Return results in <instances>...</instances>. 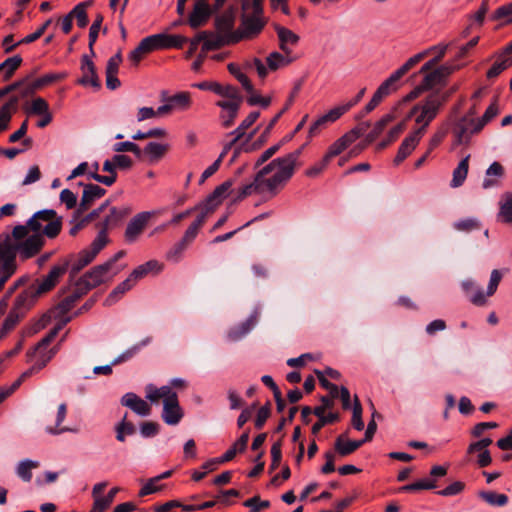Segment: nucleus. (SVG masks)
<instances>
[{
  "instance_id": "9d476101",
  "label": "nucleus",
  "mask_w": 512,
  "mask_h": 512,
  "mask_svg": "<svg viewBox=\"0 0 512 512\" xmlns=\"http://www.w3.org/2000/svg\"><path fill=\"white\" fill-rule=\"evenodd\" d=\"M224 2L225 0H195L188 17L189 26L193 29L204 26L212 16L214 9H218Z\"/></svg>"
},
{
  "instance_id": "603ef678",
  "label": "nucleus",
  "mask_w": 512,
  "mask_h": 512,
  "mask_svg": "<svg viewBox=\"0 0 512 512\" xmlns=\"http://www.w3.org/2000/svg\"><path fill=\"white\" fill-rule=\"evenodd\" d=\"M32 370H27L21 374V376L14 381L10 386H3L0 388V405L16 391L22 382L29 377V375L32 373Z\"/></svg>"
},
{
  "instance_id": "bb28decb",
  "label": "nucleus",
  "mask_w": 512,
  "mask_h": 512,
  "mask_svg": "<svg viewBox=\"0 0 512 512\" xmlns=\"http://www.w3.org/2000/svg\"><path fill=\"white\" fill-rule=\"evenodd\" d=\"M192 86L199 90L211 91L221 97L235 96V87L231 85H223L216 81H202L194 83Z\"/></svg>"
},
{
  "instance_id": "49530a36",
  "label": "nucleus",
  "mask_w": 512,
  "mask_h": 512,
  "mask_svg": "<svg viewBox=\"0 0 512 512\" xmlns=\"http://www.w3.org/2000/svg\"><path fill=\"white\" fill-rule=\"evenodd\" d=\"M22 58L19 55L7 58L0 64V73H3L4 80H8L12 77L14 72L20 67Z\"/></svg>"
},
{
  "instance_id": "4d7b16f0",
  "label": "nucleus",
  "mask_w": 512,
  "mask_h": 512,
  "mask_svg": "<svg viewBox=\"0 0 512 512\" xmlns=\"http://www.w3.org/2000/svg\"><path fill=\"white\" fill-rule=\"evenodd\" d=\"M130 212L131 210L127 206L112 207L110 209V214L105 219V225L112 226L116 224L118 221L125 218Z\"/></svg>"
},
{
  "instance_id": "dca6fc26",
  "label": "nucleus",
  "mask_w": 512,
  "mask_h": 512,
  "mask_svg": "<svg viewBox=\"0 0 512 512\" xmlns=\"http://www.w3.org/2000/svg\"><path fill=\"white\" fill-rule=\"evenodd\" d=\"M236 13L234 9H228L215 19V28L218 33L222 35H234L236 36L237 43L242 40H247V37L242 35L241 25L238 29H234Z\"/></svg>"
},
{
  "instance_id": "4468645a",
  "label": "nucleus",
  "mask_w": 512,
  "mask_h": 512,
  "mask_svg": "<svg viewBox=\"0 0 512 512\" xmlns=\"http://www.w3.org/2000/svg\"><path fill=\"white\" fill-rule=\"evenodd\" d=\"M226 100H221L216 103L218 107L222 109L220 114L221 124L225 128H229L233 123L235 118L238 115V111L240 108L241 97L238 93V90L235 89L234 97H225Z\"/></svg>"
},
{
  "instance_id": "cd10ccee",
  "label": "nucleus",
  "mask_w": 512,
  "mask_h": 512,
  "mask_svg": "<svg viewBox=\"0 0 512 512\" xmlns=\"http://www.w3.org/2000/svg\"><path fill=\"white\" fill-rule=\"evenodd\" d=\"M153 38L157 50L166 48H181L183 44L187 41L186 37L184 36L171 35L165 33L154 34Z\"/></svg>"
},
{
  "instance_id": "2f4dec72",
  "label": "nucleus",
  "mask_w": 512,
  "mask_h": 512,
  "mask_svg": "<svg viewBox=\"0 0 512 512\" xmlns=\"http://www.w3.org/2000/svg\"><path fill=\"white\" fill-rule=\"evenodd\" d=\"M136 283L137 281L130 274L124 281L118 284L113 289V291L108 295V297L105 300V305L111 306L115 304L122 297V295L125 294L127 291L131 290Z\"/></svg>"
},
{
  "instance_id": "0eeeda50",
  "label": "nucleus",
  "mask_w": 512,
  "mask_h": 512,
  "mask_svg": "<svg viewBox=\"0 0 512 512\" xmlns=\"http://www.w3.org/2000/svg\"><path fill=\"white\" fill-rule=\"evenodd\" d=\"M23 226L30 231L33 229V232L35 231L43 238L44 236L54 238L59 234L62 223L54 210L46 209L36 212Z\"/></svg>"
},
{
  "instance_id": "9b49d317",
  "label": "nucleus",
  "mask_w": 512,
  "mask_h": 512,
  "mask_svg": "<svg viewBox=\"0 0 512 512\" xmlns=\"http://www.w3.org/2000/svg\"><path fill=\"white\" fill-rule=\"evenodd\" d=\"M295 57L288 53L273 51L266 57V64L260 59L253 60V67L257 71L259 77L264 78L269 72L282 69L295 61Z\"/></svg>"
},
{
  "instance_id": "412c9836",
  "label": "nucleus",
  "mask_w": 512,
  "mask_h": 512,
  "mask_svg": "<svg viewBox=\"0 0 512 512\" xmlns=\"http://www.w3.org/2000/svg\"><path fill=\"white\" fill-rule=\"evenodd\" d=\"M360 136L358 130H350L345 133L335 142H333L326 152V160H331L332 158L340 155L343 151H345L351 144H353Z\"/></svg>"
},
{
  "instance_id": "f257e3e1",
  "label": "nucleus",
  "mask_w": 512,
  "mask_h": 512,
  "mask_svg": "<svg viewBox=\"0 0 512 512\" xmlns=\"http://www.w3.org/2000/svg\"><path fill=\"white\" fill-rule=\"evenodd\" d=\"M4 245L11 250L14 258L18 254L22 259L36 255L44 245V238L28 230L23 225L14 227L11 234L1 235Z\"/></svg>"
},
{
  "instance_id": "6e6d98bb",
  "label": "nucleus",
  "mask_w": 512,
  "mask_h": 512,
  "mask_svg": "<svg viewBox=\"0 0 512 512\" xmlns=\"http://www.w3.org/2000/svg\"><path fill=\"white\" fill-rule=\"evenodd\" d=\"M428 54L429 50H424L415 54L414 56L410 57L400 68L394 71V73L401 79L412 67L419 63Z\"/></svg>"
},
{
  "instance_id": "f03ea898",
  "label": "nucleus",
  "mask_w": 512,
  "mask_h": 512,
  "mask_svg": "<svg viewBox=\"0 0 512 512\" xmlns=\"http://www.w3.org/2000/svg\"><path fill=\"white\" fill-rule=\"evenodd\" d=\"M145 397L151 404H159L162 401L163 410L161 417L167 425H177L184 416L179 404L178 395L170 386L156 387L148 384L145 387Z\"/></svg>"
},
{
  "instance_id": "6e6552de",
  "label": "nucleus",
  "mask_w": 512,
  "mask_h": 512,
  "mask_svg": "<svg viewBox=\"0 0 512 512\" xmlns=\"http://www.w3.org/2000/svg\"><path fill=\"white\" fill-rule=\"evenodd\" d=\"M70 320V317H61L56 327H54L53 330L38 343L33 352L28 354L30 361L34 362L32 367L28 369H33L29 376L40 371L54 356L55 352L52 349L48 350L47 347L63 326H65Z\"/></svg>"
},
{
  "instance_id": "b1692460",
  "label": "nucleus",
  "mask_w": 512,
  "mask_h": 512,
  "mask_svg": "<svg viewBox=\"0 0 512 512\" xmlns=\"http://www.w3.org/2000/svg\"><path fill=\"white\" fill-rule=\"evenodd\" d=\"M39 296L40 294L37 293L33 286H29L17 296L12 310L17 311L20 315L24 316V314L34 305Z\"/></svg>"
},
{
  "instance_id": "a211bd4d",
  "label": "nucleus",
  "mask_w": 512,
  "mask_h": 512,
  "mask_svg": "<svg viewBox=\"0 0 512 512\" xmlns=\"http://www.w3.org/2000/svg\"><path fill=\"white\" fill-rule=\"evenodd\" d=\"M80 69L82 76L78 79V84L83 86H91L94 89H99L101 87L95 64L90 56H82Z\"/></svg>"
},
{
  "instance_id": "774afa93",
  "label": "nucleus",
  "mask_w": 512,
  "mask_h": 512,
  "mask_svg": "<svg viewBox=\"0 0 512 512\" xmlns=\"http://www.w3.org/2000/svg\"><path fill=\"white\" fill-rule=\"evenodd\" d=\"M186 247L187 244L181 240L167 252L166 259L174 263L179 262Z\"/></svg>"
},
{
  "instance_id": "6ab92c4d",
  "label": "nucleus",
  "mask_w": 512,
  "mask_h": 512,
  "mask_svg": "<svg viewBox=\"0 0 512 512\" xmlns=\"http://www.w3.org/2000/svg\"><path fill=\"white\" fill-rule=\"evenodd\" d=\"M199 34H204L202 39V50L203 52H209L211 50L217 49L224 45L237 43V37L234 35H222L221 33L216 32H200Z\"/></svg>"
},
{
  "instance_id": "0e129e2a",
  "label": "nucleus",
  "mask_w": 512,
  "mask_h": 512,
  "mask_svg": "<svg viewBox=\"0 0 512 512\" xmlns=\"http://www.w3.org/2000/svg\"><path fill=\"white\" fill-rule=\"evenodd\" d=\"M228 70L241 83V85L243 86V88L246 91L252 92L253 86H252L249 78L247 77L246 74H244L241 71V69L237 65L229 64L228 65Z\"/></svg>"
},
{
  "instance_id": "f3484780",
  "label": "nucleus",
  "mask_w": 512,
  "mask_h": 512,
  "mask_svg": "<svg viewBox=\"0 0 512 512\" xmlns=\"http://www.w3.org/2000/svg\"><path fill=\"white\" fill-rule=\"evenodd\" d=\"M153 215L154 212L150 211L141 212L135 215L127 224L125 230L126 241L129 243L135 242L139 238L145 226L147 225L149 219Z\"/></svg>"
},
{
  "instance_id": "4c0bfd02",
  "label": "nucleus",
  "mask_w": 512,
  "mask_h": 512,
  "mask_svg": "<svg viewBox=\"0 0 512 512\" xmlns=\"http://www.w3.org/2000/svg\"><path fill=\"white\" fill-rule=\"evenodd\" d=\"M18 98L12 97L0 108V131L8 128L13 113L17 110Z\"/></svg>"
},
{
  "instance_id": "ddd939ff",
  "label": "nucleus",
  "mask_w": 512,
  "mask_h": 512,
  "mask_svg": "<svg viewBox=\"0 0 512 512\" xmlns=\"http://www.w3.org/2000/svg\"><path fill=\"white\" fill-rule=\"evenodd\" d=\"M83 291L84 290L79 289V286H77V290L75 292L65 297L55 309L44 314L39 319V321L36 324V329L40 330L46 327V325L51 321L52 318H57L61 314H66L74 306V303L81 297V295L85 293Z\"/></svg>"
},
{
  "instance_id": "69168bd1",
  "label": "nucleus",
  "mask_w": 512,
  "mask_h": 512,
  "mask_svg": "<svg viewBox=\"0 0 512 512\" xmlns=\"http://www.w3.org/2000/svg\"><path fill=\"white\" fill-rule=\"evenodd\" d=\"M135 431V428L132 423L126 421V416L123 420L116 426V438L120 442L125 441V435H132Z\"/></svg>"
},
{
  "instance_id": "ea45409f",
  "label": "nucleus",
  "mask_w": 512,
  "mask_h": 512,
  "mask_svg": "<svg viewBox=\"0 0 512 512\" xmlns=\"http://www.w3.org/2000/svg\"><path fill=\"white\" fill-rule=\"evenodd\" d=\"M452 45V43L449 44H443L440 43L438 45L432 46L428 48L430 52H436V56H433V59L427 61L420 69L419 73H426L429 70H432L436 64L444 57L447 49Z\"/></svg>"
},
{
  "instance_id": "5fc2aeb1",
  "label": "nucleus",
  "mask_w": 512,
  "mask_h": 512,
  "mask_svg": "<svg viewBox=\"0 0 512 512\" xmlns=\"http://www.w3.org/2000/svg\"><path fill=\"white\" fill-rule=\"evenodd\" d=\"M503 175V167L498 162H493L486 170V178L483 181V188L488 189L497 185V181L491 180L489 177H501Z\"/></svg>"
},
{
  "instance_id": "58836bf2",
  "label": "nucleus",
  "mask_w": 512,
  "mask_h": 512,
  "mask_svg": "<svg viewBox=\"0 0 512 512\" xmlns=\"http://www.w3.org/2000/svg\"><path fill=\"white\" fill-rule=\"evenodd\" d=\"M365 442L363 440H344L343 436L337 437L335 441V450L341 456H347L357 450Z\"/></svg>"
},
{
  "instance_id": "de8ad7c7",
  "label": "nucleus",
  "mask_w": 512,
  "mask_h": 512,
  "mask_svg": "<svg viewBox=\"0 0 512 512\" xmlns=\"http://www.w3.org/2000/svg\"><path fill=\"white\" fill-rule=\"evenodd\" d=\"M499 113V107L496 102L490 104L482 117L475 119L474 131H481L492 119Z\"/></svg>"
},
{
  "instance_id": "7c9ffc66",
  "label": "nucleus",
  "mask_w": 512,
  "mask_h": 512,
  "mask_svg": "<svg viewBox=\"0 0 512 512\" xmlns=\"http://www.w3.org/2000/svg\"><path fill=\"white\" fill-rule=\"evenodd\" d=\"M105 192V189L98 185H85L80 201V209L86 210L95 200L100 199L105 194Z\"/></svg>"
},
{
  "instance_id": "4be33fe9",
  "label": "nucleus",
  "mask_w": 512,
  "mask_h": 512,
  "mask_svg": "<svg viewBox=\"0 0 512 512\" xmlns=\"http://www.w3.org/2000/svg\"><path fill=\"white\" fill-rule=\"evenodd\" d=\"M502 279V274L499 270H493L490 275V280L486 289V292H483L482 289H478L475 294H473L470 298V301L477 306L485 305L487 302V298L492 296Z\"/></svg>"
},
{
  "instance_id": "e2e57ef3",
  "label": "nucleus",
  "mask_w": 512,
  "mask_h": 512,
  "mask_svg": "<svg viewBox=\"0 0 512 512\" xmlns=\"http://www.w3.org/2000/svg\"><path fill=\"white\" fill-rule=\"evenodd\" d=\"M102 22H103V16L101 14H98L89 29V50H90L91 56L95 55L93 46H94L95 42L97 41L98 33L100 31Z\"/></svg>"
},
{
  "instance_id": "423d86ee",
  "label": "nucleus",
  "mask_w": 512,
  "mask_h": 512,
  "mask_svg": "<svg viewBox=\"0 0 512 512\" xmlns=\"http://www.w3.org/2000/svg\"><path fill=\"white\" fill-rule=\"evenodd\" d=\"M123 256V252L116 253L107 262L97 265L89 272L85 273L77 282L79 289L87 292L88 290L112 279L122 268L116 262Z\"/></svg>"
},
{
  "instance_id": "a19ab883",
  "label": "nucleus",
  "mask_w": 512,
  "mask_h": 512,
  "mask_svg": "<svg viewBox=\"0 0 512 512\" xmlns=\"http://www.w3.org/2000/svg\"><path fill=\"white\" fill-rule=\"evenodd\" d=\"M39 467V462L31 459H24L16 466V474L24 482H30L32 479V470Z\"/></svg>"
},
{
  "instance_id": "393cba45",
  "label": "nucleus",
  "mask_w": 512,
  "mask_h": 512,
  "mask_svg": "<svg viewBox=\"0 0 512 512\" xmlns=\"http://www.w3.org/2000/svg\"><path fill=\"white\" fill-rule=\"evenodd\" d=\"M123 406H126L133 410L139 416H149L151 413L150 405L134 393H126L121 399Z\"/></svg>"
},
{
  "instance_id": "864d4df0",
  "label": "nucleus",
  "mask_w": 512,
  "mask_h": 512,
  "mask_svg": "<svg viewBox=\"0 0 512 512\" xmlns=\"http://www.w3.org/2000/svg\"><path fill=\"white\" fill-rule=\"evenodd\" d=\"M479 496L491 506L502 507L508 503V497L501 493L483 491L480 492Z\"/></svg>"
},
{
  "instance_id": "09e8293b",
  "label": "nucleus",
  "mask_w": 512,
  "mask_h": 512,
  "mask_svg": "<svg viewBox=\"0 0 512 512\" xmlns=\"http://www.w3.org/2000/svg\"><path fill=\"white\" fill-rule=\"evenodd\" d=\"M66 413H67V406L65 403H61L57 409L55 427H47L46 431L53 435H58V434L70 431V429L67 427H61V424L64 422V420L66 418Z\"/></svg>"
},
{
  "instance_id": "3c124183",
  "label": "nucleus",
  "mask_w": 512,
  "mask_h": 512,
  "mask_svg": "<svg viewBox=\"0 0 512 512\" xmlns=\"http://www.w3.org/2000/svg\"><path fill=\"white\" fill-rule=\"evenodd\" d=\"M173 109L186 110L191 105V96L188 92H179L167 98Z\"/></svg>"
},
{
  "instance_id": "f704fd0d",
  "label": "nucleus",
  "mask_w": 512,
  "mask_h": 512,
  "mask_svg": "<svg viewBox=\"0 0 512 512\" xmlns=\"http://www.w3.org/2000/svg\"><path fill=\"white\" fill-rule=\"evenodd\" d=\"M24 111L29 116H41L50 111V106L44 98L38 96L24 105Z\"/></svg>"
},
{
  "instance_id": "c9c22d12",
  "label": "nucleus",
  "mask_w": 512,
  "mask_h": 512,
  "mask_svg": "<svg viewBox=\"0 0 512 512\" xmlns=\"http://www.w3.org/2000/svg\"><path fill=\"white\" fill-rule=\"evenodd\" d=\"M258 314L254 312L244 323L239 327L233 328L228 333V338L232 341H237L247 335L257 322Z\"/></svg>"
},
{
  "instance_id": "338daca9",
  "label": "nucleus",
  "mask_w": 512,
  "mask_h": 512,
  "mask_svg": "<svg viewBox=\"0 0 512 512\" xmlns=\"http://www.w3.org/2000/svg\"><path fill=\"white\" fill-rule=\"evenodd\" d=\"M72 19L75 18L77 21V25L80 28H84L87 26L89 20L87 16L86 10H84V5H76L70 12Z\"/></svg>"
},
{
  "instance_id": "5701e85b",
  "label": "nucleus",
  "mask_w": 512,
  "mask_h": 512,
  "mask_svg": "<svg viewBox=\"0 0 512 512\" xmlns=\"http://www.w3.org/2000/svg\"><path fill=\"white\" fill-rule=\"evenodd\" d=\"M279 48L282 52L293 55L294 48L298 45L300 37L292 30L277 25L275 27Z\"/></svg>"
},
{
  "instance_id": "13d9d810",
  "label": "nucleus",
  "mask_w": 512,
  "mask_h": 512,
  "mask_svg": "<svg viewBox=\"0 0 512 512\" xmlns=\"http://www.w3.org/2000/svg\"><path fill=\"white\" fill-rule=\"evenodd\" d=\"M253 193L266 195L264 189H262L260 186V182H258L257 176H255V179L252 183L244 185L242 188L239 189L236 199L242 200Z\"/></svg>"
},
{
  "instance_id": "bf43d9fd",
  "label": "nucleus",
  "mask_w": 512,
  "mask_h": 512,
  "mask_svg": "<svg viewBox=\"0 0 512 512\" xmlns=\"http://www.w3.org/2000/svg\"><path fill=\"white\" fill-rule=\"evenodd\" d=\"M435 487H436V481L435 480H432V479H429V478H424V479H421V480H419V481H417L415 483L402 486L400 488V492H410V491H417V490H429V489H433Z\"/></svg>"
},
{
  "instance_id": "20e7f679",
  "label": "nucleus",
  "mask_w": 512,
  "mask_h": 512,
  "mask_svg": "<svg viewBox=\"0 0 512 512\" xmlns=\"http://www.w3.org/2000/svg\"><path fill=\"white\" fill-rule=\"evenodd\" d=\"M455 90L456 88L449 92H432L424 100L413 106L408 116L414 117L416 124L419 125L417 129H423V134L425 133L426 128L436 118L441 107Z\"/></svg>"
},
{
  "instance_id": "f8f14e48",
  "label": "nucleus",
  "mask_w": 512,
  "mask_h": 512,
  "mask_svg": "<svg viewBox=\"0 0 512 512\" xmlns=\"http://www.w3.org/2000/svg\"><path fill=\"white\" fill-rule=\"evenodd\" d=\"M474 122L475 118H471L470 116H462L456 121L452 128V150L461 145H469L472 136L480 132L474 131Z\"/></svg>"
},
{
  "instance_id": "c03bdc74",
  "label": "nucleus",
  "mask_w": 512,
  "mask_h": 512,
  "mask_svg": "<svg viewBox=\"0 0 512 512\" xmlns=\"http://www.w3.org/2000/svg\"><path fill=\"white\" fill-rule=\"evenodd\" d=\"M400 78L396 76V74L393 72L376 90L374 93L376 96H378L381 100H383L385 97L390 95L391 93L395 92L398 88V81Z\"/></svg>"
},
{
  "instance_id": "c85d7f7f",
  "label": "nucleus",
  "mask_w": 512,
  "mask_h": 512,
  "mask_svg": "<svg viewBox=\"0 0 512 512\" xmlns=\"http://www.w3.org/2000/svg\"><path fill=\"white\" fill-rule=\"evenodd\" d=\"M154 50H157L156 44L153 35H150L142 39L139 45L130 52L129 60L137 65L146 54Z\"/></svg>"
},
{
  "instance_id": "a18cd8bd",
  "label": "nucleus",
  "mask_w": 512,
  "mask_h": 512,
  "mask_svg": "<svg viewBox=\"0 0 512 512\" xmlns=\"http://www.w3.org/2000/svg\"><path fill=\"white\" fill-rule=\"evenodd\" d=\"M95 256L90 253L87 249L82 250L75 259L73 260L70 270L71 274L75 275L80 272L84 267L90 264L94 260Z\"/></svg>"
},
{
  "instance_id": "052dcab7",
  "label": "nucleus",
  "mask_w": 512,
  "mask_h": 512,
  "mask_svg": "<svg viewBox=\"0 0 512 512\" xmlns=\"http://www.w3.org/2000/svg\"><path fill=\"white\" fill-rule=\"evenodd\" d=\"M23 316L17 311L11 310L0 329V339L9 333Z\"/></svg>"
},
{
  "instance_id": "7ed1b4c3",
  "label": "nucleus",
  "mask_w": 512,
  "mask_h": 512,
  "mask_svg": "<svg viewBox=\"0 0 512 512\" xmlns=\"http://www.w3.org/2000/svg\"><path fill=\"white\" fill-rule=\"evenodd\" d=\"M290 163L291 161L285 162L279 157L258 171L256 176L266 195H276L292 177L294 170L290 167Z\"/></svg>"
},
{
  "instance_id": "a878e982",
  "label": "nucleus",
  "mask_w": 512,
  "mask_h": 512,
  "mask_svg": "<svg viewBox=\"0 0 512 512\" xmlns=\"http://www.w3.org/2000/svg\"><path fill=\"white\" fill-rule=\"evenodd\" d=\"M16 271L15 258L0 238V278H10Z\"/></svg>"
},
{
  "instance_id": "39448f33",
  "label": "nucleus",
  "mask_w": 512,
  "mask_h": 512,
  "mask_svg": "<svg viewBox=\"0 0 512 512\" xmlns=\"http://www.w3.org/2000/svg\"><path fill=\"white\" fill-rule=\"evenodd\" d=\"M265 23L263 0H243L240 33L247 39H252L262 31Z\"/></svg>"
},
{
  "instance_id": "1a4fd4ad",
  "label": "nucleus",
  "mask_w": 512,
  "mask_h": 512,
  "mask_svg": "<svg viewBox=\"0 0 512 512\" xmlns=\"http://www.w3.org/2000/svg\"><path fill=\"white\" fill-rule=\"evenodd\" d=\"M459 69V66L453 64H444L436 69L421 73L423 80L419 86H417L411 93L410 98L417 97L421 92L430 90L438 85H442L449 75Z\"/></svg>"
},
{
  "instance_id": "e433bc0d",
  "label": "nucleus",
  "mask_w": 512,
  "mask_h": 512,
  "mask_svg": "<svg viewBox=\"0 0 512 512\" xmlns=\"http://www.w3.org/2000/svg\"><path fill=\"white\" fill-rule=\"evenodd\" d=\"M497 218L502 223L512 222V193L508 192L502 195Z\"/></svg>"
},
{
  "instance_id": "8fccbe9b",
  "label": "nucleus",
  "mask_w": 512,
  "mask_h": 512,
  "mask_svg": "<svg viewBox=\"0 0 512 512\" xmlns=\"http://www.w3.org/2000/svg\"><path fill=\"white\" fill-rule=\"evenodd\" d=\"M155 512H191L197 510V505H182L177 501H169L154 508Z\"/></svg>"
},
{
  "instance_id": "473e14b6",
  "label": "nucleus",
  "mask_w": 512,
  "mask_h": 512,
  "mask_svg": "<svg viewBox=\"0 0 512 512\" xmlns=\"http://www.w3.org/2000/svg\"><path fill=\"white\" fill-rule=\"evenodd\" d=\"M164 266L157 260H149L144 264L136 267L130 274L133 278L138 281L139 279L145 277L149 273L158 274L163 270Z\"/></svg>"
},
{
  "instance_id": "79ce46f5",
  "label": "nucleus",
  "mask_w": 512,
  "mask_h": 512,
  "mask_svg": "<svg viewBox=\"0 0 512 512\" xmlns=\"http://www.w3.org/2000/svg\"><path fill=\"white\" fill-rule=\"evenodd\" d=\"M469 158L470 155H467L465 158H463L458 166L453 171V177L451 180V186L456 188L461 186L468 174V168H469Z\"/></svg>"
},
{
  "instance_id": "72a5a7b5",
  "label": "nucleus",
  "mask_w": 512,
  "mask_h": 512,
  "mask_svg": "<svg viewBox=\"0 0 512 512\" xmlns=\"http://www.w3.org/2000/svg\"><path fill=\"white\" fill-rule=\"evenodd\" d=\"M512 51H507V48L497 57L491 68L487 71V78L492 79L497 77L500 73L512 66V62L509 61V54Z\"/></svg>"
},
{
  "instance_id": "c756f323",
  "label": "nucleus",
  "mask_w": 512,
  "mask_h": 512,
  "mask_svg": "<svg viewBox=\"0 0 512 512\" xmlns=\"http://www.w3.org/2000/svg\"><path fill=\"white\" fill-rule=\"evenodd\" d=\"M169 150L170 144L168 143L149 142L142 150V154H144L150 162L155 163L160 161Z\"/></svg>"
},
{
  "instance_id": "37998d69",
  "label": "nucleus",
  "mask_w": 512,
  "mask_h": 512,
  "mask_svg": "<svg viewBox=\"0 0 512 512\" xmlns=\"http://www.w3.org/2000/svg\"><path fill=\"white\" fill-rule=\"evenodd\" d=\"M66 76L65 73H48L30 83V92L35 93L37 90L42 89L58 80L63 79Z\"/></svg>"
},
{
  "instance_id": "aec40b11",
  "label": "nucleus",
  "mask_w": 512,
  "mask_h": 512,
  "mask_svg": "<svg viewBox=\"0 0 512 512\" xmlns=\"http://www.w3.org/2000/svg\"><path fill=\"white\" fill-rule=\"evenodd\" d=\"M423 135V129H415L407 137H405L394 159L395 165H399L415 150Z\"/></svg>"
},
{
  "instance_id": "2eb2a0df",
  "label": "nucleus",
  "mask_w": 512,
  "mask_h": 512,
  "mask_svg": "<svg viewBox=\"0 0 512 512\" xmlns=\"http://www.w3.org/2000/svg\"><path fill=\"white\" fill-rule=\"evenodd\" d=\"M68 267V260L53 266L47 276L32 284L33 288L40 294V296L50 291L58 283L60 277L65 274Z\"/></svg>"
},
{
  "instance_id": "680f3d73",
  "label": "nucleus",
  "mask_w": 512,
  "mask_h": 512,
  "mask_svg": "<svg viewBox=\"0 0 512 512\" xmlns=\"http://www.w3.org/2000/svg\"><path fill=\"white\" fill-rule=\"evenodd\" d=\"M491 19L501 21L504 24L512 23V2L499 7L491 16Z\"/></svg>"
}]
</instances>
